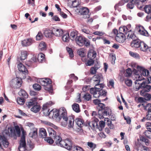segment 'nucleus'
Instances as JSON below:
<instances>
[{
  "label": "nucleus",
  "instance_id": "f257e3e1",
  "mask_svg": "<svg viewBox=\"0 0 151 151\" xmlns=\"http://www.w3.org/2000/svg\"><path fill=\"white\" fill-rule=\"evenodd\" d=\"M56 145L60 147H62L70 150L72 148L73 142L72 140L67 138L66 139H62L60 136L56 137L54 139Z\"/></svg>",
  "mask_w": 151,
  "mask_h": 151
},
{
  "label": "nucleus",
  "instance_id": "f03ea898",
  "mask_svg": "<svg viewBox=\"0 0 151 151\" xmlns=\"http://www.w3.org/2000/svg\"><path fill=\"white\" fill-rule=\"evenodd\" d=\"M98 110V115L100 119L104 118V116L110 115L111 111L109 107H106L105 105L103 103H101L97 106Z\"/></svg>",
  "mask_w": 151,
  "mask_h": 151
},
{
  "label": "nucleus",
  "instance_id": "7ed1b4c3",
  "mask_svg": "<svg viewBox=\"0 0 151 151\" xmlns=\"http://www.w3.org/2000/svg\"><path fill=\"white\" fill-rule=\"evenodd\" d=\"M54 118H57L58 116L59 118L61 119L62 118L65 121L64 124L62 123V124L64 126H66L67 124V121L68 118L67 117V111L64 107H62L59 110L54 109Z\"/></svg>",
  "mask_w": 151,
  "mask_h": 151
},
{
  "label": "nucleus",
  "instance_id": "20e7f679",
  "mask_svg": "<svg viewBox=\"0 0 151 151\" xmlns=\"http://www.w3.org/2000/svg\"><path fill=\"white\" fill-rule=\"evenodd\" d=\"M137 68L138 71L135 70L134 71V76L136 79L135 83L136 84L138 83V84H139V83H137V82L141 81L144 79V78H142V77L141 78L142 75L145 76H147L149 74V72L148 70L143 69L139 66H137Z\"/></svg>",
  "mask_w": 151,
  "mask_h": 151
},
{
  "label": "nucleus",
  "instance_id": "39448f33",
  "mask_svg": "<svg viewBox=\"0 0 151 151\" xmlns=\"http://www.w3.org/2000/svg\"><path fill=\"white\" fill-rule=\"evenodd\" d=\"M128 29L126 26L121 27L119 29V32L115 37L116 41L120 43H122L124 42L126 40L125 35L127 34Z\"/></svg>",
  "mask_w": 151,
  "mask_h": 151
},
{
  "label": "nucleus",
  "instance_id": "423d86ee",
  "mask_svg": "<svg viewBox=\"0 0 151 151\" xmlns=\"http://www.w3.org/2000/svg\"><path fill=\"white\" fill-rule=\"evenodd\" d=\"M39 83L44 86V89L49 93L52 92V87L51 85L52 81L49 78H41L39 80Z\"/></svg>",
  "mask_w": 151,
  "mask_h": 151
},
{
  "label": "nucleus",
  "instance_id": "0eeeda50",
  "mask_svg": "<svg viewBox=\"0 0 151 151\" xmlns=\"http://www.w3.org/2000/svg\"><path fill=\"white\" fill-rule=\"evenodd\" d=\"M90 93L93 95V97L96 98H99L100 96L105 97L106 96L107 92L105 90L101 89L99 87H95L91 88L90 90Z\"/></svg>",
  "mask_w": 151,
  "mask_h": 151
},
{
  "label": "nucleus",
  "instance_id": "6e6552de",
  "mask_svg": "<svg viewBox=\"0 0 151 151\" xmlns=\"http://www.w3.org/2000/svg\"><path fill=\"white\" fill-rule=\"evenodd\" d=\"M75 40L77 44L80 46H82L84 45L86 47L90 46V41L85 37L81 36H78L76 37Z\"/></svg>",
  "mask_w": 151,
  "mask_h": 151
},
{
  "label": "nucleus",
  "instance_id": "1a4fd4ad",
  "mask_svg": "<svg viewBox=\"0 0 151 151\" xmlns=\"http://www.w3.org/2000/svg\"><path fill=\"white\" fill-rule=\"evenodd\" d=\"M15 129L11 128L10 129V132L9 134L10 137H13L14 139H16L17 136L15 133V131L16 133L17 134L18 137H19L21 134V131L19 127L17 125L14 127Z\"/></svg>",
  "mask_w": 151,
  "mask_h": 151
},
{
  "label": "nucleus",
  "instance_id": "9d476101",
  "mask_svg": "<svg viewBox=\"0 0 151 151\" xmlns=\"http://www.w3.org/2000/svg\"><path fill=\"white\" fill-rule=\"evenodd\" d=\"M22 82V78L17 77L10 81V85L12 87L17 88L21 86Z\"/></svg>",
  "mask_w": 151,
  "mask_h": 151
},
{
  "label": "nucleus",
  "instance_id": "9b49d317",
  "mask_svg": "<svg viewBox=\"0 0 151 151\" xmlns=\"http://www.w3.org/2000/svg\"><path fill=\"white\" fill-rule=\"evenodd\" d=\"M18 149L19 151H24L25 150H26L25 137L24 132H22V134L21 138Z\"/></svg>",
  "mask_w": 151,
  "mask_h": 151
},
{
  "label": "nucleus",
  "instance_id": "f8f14e48",
  "mask_svg": "<svg viewBox=\"0 0 151 151\" xmlns=\"http://www.w3.org/2000/svg\"><path fill=\"white\" fill-rule=\"evenodd\" d=\"M89 9L87 7H85L80 8L78 12L79 14L82 15L84 19L89 18Z\"/></svg>",
  "mask_w": 151,
  "mask_h": 151
},
{
  "label": "nucleus",
  "instance_id": "ddd939ff",
  "mask_svg": "<svg viewBox=\"0 0 151 151\" xmlns=\"http://www.w3.org/2000/svg\"><path fill=\"white\" fill-rule=\"evenodd\" d=\"M140 88L143 89L142 91H145V92H147L150 91L151 89V86L148 85L145 82H143L139 86L138 90Z\"/></svg>",
  "mask_w": 151,
  "mask_h": 151
},
{
  "label": "nucleus",
  "instance_id": "4468645a",
  "mask_svg": "<svg viewBox=\"0 0 151 151\" xmlns=\"http://www.w3.org/2000/svg\"><path fill=\"white\" fill-rule=\"evenodd\" d=\"M37 98L36 97H34L32 98L30 100H29L27 102H26V105L28 108H30L32 107L34 105L37 104Z\"/></svg>",
  "mask_w": 151,
  "mask_h": 151
},
{
  "label": "nucleus",
  "instance_id": "2eb2a0df",
  "mask_svg": "<svg viewBox=\"0 0 151 151\" xmlns=\"http://www.w3.org/2000/svg\"><path fill=\"white\" fill-rule=\"evenodd\" d=\"M101 77V74L96 75L93 76V78L94 79V83L95 85L96 86H99L101 87L103 86V83H99Z\"/></svg>",
  "mask_w": 151,
  "mask_h": 151
},
{
  "label": "nucleus",
  "instance_id": "dca6fc26",
  "mask_svg": "<svg viewBox=\"0 0 151 151\" xmlns=\"http://www.w3.org/2000/svg\"><path fill=\"white\" fill-rule=\"evenodd\" d=\"M18 68L19 71L24 75L28 74V71L25 66L21 63L18 65Z\"/></svg>",
  "mask_w": 151,
  "mask_h": 151
},
{
  "label": "nucleus",
  "instance_id": "f3484780",
  "mask_svg": "<svg viewBox=\"0 0 151 151\" xmlns=\"http://www.w3.org/2000/svg\"><path fill=\"white\" fill-rule=\"evenodd\" d=\"M141 41L138 39L134 40L130 43V46L134 48H139Z\"/></svg>",
  "mask_w": 151,
  "mask_h": 151
},
{
  "label": "nucleus",
  "instance_id": "a211bd4d",
  "mask_svg": "<svg viewBox=\"0 0 151 151\" xmlns=\"http://www.w3.org/2000/svg\"><path fill=\"white\" fill-rule=\"evenodd\" d=\"M52 103V102L51 101H50L43 105L42 108V111H43V114L44 115H45V114H46L48 111H49L50 109H49V107L51 106Z\"/></svg>",
  "mask_w": 151,
  "mask_h": 151
},
{
  "label": "nucleus",
  "instance_id": "6ab92c4d",
  "mask_svg": "<svg viewBox=\"0 0 151 151\" xmlns=\"http://www.w3.org/2000/svg\"><path fill=\"white\" fill-rule=\"evenodd\" d=\"M148 110L146 114V116L145 117H144L141 120V121L142 122H144L146 120L151 121V107H147Z\"/></svg>",
  "mask_w": 151,
  "mask_h": 151
},
{
  "label": "nucleus",
  "instance_id": "aec40b11",
  "mask_svg": "<svg viewBox=\"0 0 151 151\" xmlns=\"http://www.w3.org/2000/svg\"><path fill=\"white\" fill-rule=\"evenodd\" d=\"M0 141L4 148H7L8 147L9 143L6 137L4 135H1L0 136Z\"/></svg>",
  "mask_w": 151,
  "mask_h": 151
},
{
  "label": "nucleus",
  "instance_id": "412c9836",
  "mask_svg": "<svg viewBox=\"0 0 151 151\" xmlns=\"http://www.w3.org/2000/svg\"><path fill=\"white\" fill-rule=\"evenodd\" d=\"M52 30L54 35L57 37L60 36L63 34V30L60 29L53 28H52Z\"/></svg>",
  "mask_w": 151,
  "mask_h": 151
},
{
  "label": "nucleus",
  "instance_id": "4be33fe9",
  "mask_svg": "<svg viewBox=\"0 0 151 151\" xmlns=\"http://www.w3.org/2000/svg\"><path fill=\"white\" fill-rule=\"evenodd\" d=\"M136 5L138 8V4L135 0H130L129 2L127 5V7L129 9H132Z\"/></svg>",
  "mask_w": 151,
  "mask_h": 151
},
{
  "label": "nucleus",
  "instance_id": "5701e85b",
  "mask_svg": "<svg viewBox=\"0 0 151 151\" xmlns=\"http://www.w3.org/2000/svg\"><path fill=\"white\" fill-rule=\"evenodd\" d=\"M96 56V52L93 49H90L88 52V57L89 59H94Z\"/></svg>",
  "mask_w": 151,
  "mask_h": 151
},
{
  "label": "nucleus",
  "instance_id": "b1692460",
  "mask_svg": "<svg viewBox=\"0 0 151 151\" xmlns=\"http://www.w3.org/2000/svg\"><path fill=\"white\" fill-rule=\"evenodd\" d=\"M33 42V40L29 38L22 41V45L24 46H27L31 45Z\"/></svg>",
  "mask_w": 151,
  "mask_h": 151
},
{
  "label": "nucleus",
  "instance_id": "393cba45",
  "mask_svg": "<svg viewBox=\"0 0 151 151\" xmlns=\"http://www.w3.org/2000/svg\"><path fill=\"white\" fill-rule=\"evenodd\" d=\"M140 94L141 96L145 97V99L147 101H150L151 98V95L145 92V91H140Z\"/></svg>",
  "mask_w": 151,
  "mask_h": 151
},
{
  "label": "nucleus",
  "instance_id": "a878e982",
  "mask_svg": "<svg viewBox=\"0 0 151 151\" xmlns=\"http://www.w3.org/2000/svg\"><path fill=\"white\" fill-rule=\"evenodd\" d=\"M128 30L129 31H127V33H128V34L127 35V36L129 39L130 38L132 39V40L137 39V37L134 34V32L131 31V29H128Z\"/></svg>",
  "mask_w": 151,
  "mask_h": 151
},
{
  "label": "nucleus",
  "instance_id": "bb28decb",
  "mask_svg": "<svg viewBox=\"0 0 151 151\" xmlns=\"http://www.w3.org/2000/svg\"><path fill=\"white\" fill-rule=\"evenodd\" d=\"M139 48L140 50L144 52H145L147 51L148 46L147 45L142 41H141L140 45Z\"/></svg>",
  "mask_w": 151,
  "mask_h": 151
},
{
  "label": "nucleus",
  "instance_id": "cd10ccee",
  "mask_svg": "<svg viewBox=\"0 0 151 151\" xmlns=\"http://www.w3.org/2000/svg\"><path fill=\"white\" fill-rule=\"evenodd\" d=\"M44 34L46 37L50 38H51L54 35L52 29L45 30L44 32Z\"/></svg>",
  "mask_w": 151,
  "mask_h": 151
},
{
  "label": "nucleus",
  "instance_id": "c85d7f7f",
  "mask_svg": "<svg viewBox=\"0 0 151 151\" xmlns=\"http://www.w3.org/2000/svg\"><path fill=\"white\" fill-rule=\"evenodd\" d=\"M18 93L19 96L22 98L25 99L28 98V95L27 93L24 90L21 89Z\"/></svg>",
  "mask_w": 151,
  "mask_h": 151
},
{
  "label": "nucleus",
  "instance_id": "c756f323",
  "mask_svg": "<svg viewBox=\"0 0 151 151\" xmlns=\"http://www.w3.org/2000/svg\"><path fill=\"white\" fill-rule=\"evenodd\" d=\"M39 135L40 137L42 138H45L47 136V132L45 129L44 128L40 129Z\"/></svg>",
  "mask_w": 151,
  "mask_h": 151
},
{
  "label": "nucleus",
  "instance_id": "7c9ffc66",
  "mask_svg": "<svg viewBox=\"0 0 151 151\" xmlns=\"http://www.w3.org/2000/svg\"><path fill=\"white\" fill-rule=\"evenodd\" d=\"M48 131L49 134L50 136L51 137H52L53 139L54 138L58 136L56 135V132L52 129L51 128H49L48 129Z\"/></svg>",
  "mask_w": 151,
  "mask_h": 151
},
{
  "label": "nucleus",
  "instance_id": "2f4dec72",
  "mask_svg": "<svg viewBox=\"0 0 151 151\" xmlns=\"http://www.w3.org/2000/svg\"><path fill=\"white\" fill-rule=\"evenodd\" d=\"M62 40L65 42H68L70 40L69 34L68 33H64L62 37Z\"/></svg>",
  "mask_w": 151,
  "mask_h": 151
},
{
  "label": "nucleus",
  "instance_id": "473e14b6",
  "mask_svg": "<svg viewBox=\"0 0 151 151\" xmlns=\"http://www.w3.org/2000/svg\"><path fill=\"white\" fill-rule=\"evenodd\" d=\"M78 32L76 30H73L70 33V39L72 40H76V37H78Z\"/></svg>",
  "mask_w": 151,
  "mask_h": 151
},
{
  "label": "nucleus",
  "instance_id": "72a5a7b5",
  "mask_svg": "<svg viewBox=\"0 0 151 151\" xmlns=\"http://www.w3.org/2000/svg\"><path fill=\"white\" fill-rule=\"evenodd\" d=\"M73 110L77 113L81 111L79 105L76 103L73 104L72 106Z\"/></svg>",
  "mask_w": 151,
  "mask_h": 151
},
{
  "label": "nucleus",
  "instance_id": "f704fd0d",
  "mask_svg": "<svg viewBox=\"0 0 151 151\" xmlns=\"http://www.w3.org/2000/svg\"><path fill=\"white\" fill-rule=\"evenodd\" d=\"M138 32L140 34L143 35L147 37L149 36V34L148 32L144 29L143 27H142L141 28H139Z\"/></svg>",
  "mask_w": 151,
  "mask_h": 151
},
{
  "label": "nucleus",
  "instance_id": "c9c22d12",
  "mask_svg": "<svg viewBox=\"0 0 151 151\" xmlns=\"http://www.w3.org/2000/svg\"><path fill=\"white\" fill-rule=\"evenodd\" d=\"M27 57V52L25 51H22L21 52V56L19 58H18V60H22L26 59Z\"/></svg>",
  "mask_w": 151,
  "mask_h": 151
},
{
  "label": "nucleus",
  "instance_id": "e433bc0d",
  "mask_svg": "<svg viewBox=\"0 0 151 151\" xmlns=\"http://www.w3.org/2000/svg\"><path fill=\"white\" fill-rule=\"evenodd\" d=\"M76 124L80 127H81L84 124L83 120L80 118H77L75 120Z\"/></svg>",
  "mask_w": 151,
  "mask_h": 151
},
{
  "label": "nucleus",
  "instance_id": "4c0bfd02",
  "mask_svg": "<svg viewBox=\"0 0 151 151\" xmlns=\"http://www.w3.org/2000/svg\"><path fill=\"white\" fill-rule=\"evenodd\" d=\"M34 146L33 143H32L30 141L28 142L26 145V150L30 151L32 150L34 147Z\"/></svg>",
  "mask_w": 151,
  "mask_h": 151
},
{
  "label": "nucleus",
  "instance_id": "58836bf2",
  "mask_svg": "<svg viewBox=\"0 0 151 151\" xmlns=\"http://www.w3.org/2000/svg\"><path fill=\"white\" fill-rule=\"evenodd\" d=\"M40 105L36 104L33 106L31 108V111L37 113L40 111Z\"/></svg>",
  "mask_w": 151,
  "mask_h": 151
},
{
  "label": "nucleus",
  "instance_id": "ea45409f",
  "mask_svg": "<svg viewBox=\"0 0 151 151\" xmlns=\"http://www.w3.org/2000/svg\"><path fill=\"white\" fill-rule=\"evenodd\" d=\"M34 131L33 132H30L29 134V137L33 138H36L37 135V129L36 128L34 129Z\"/></svg>",
  "mask_w": 151,
  "mask_h": 151
},
{
  "label": "nucleus",
  "instance_id": "a19ab883",
  "mask_svg": "<svg viewBox=\"0 0 151 151\" xmlns=\"http://www.w3.org/2000/svg\"><path fill=\"white\" fill-rule=\"evenodd\" d=\"M39 48L41 51L46 50V46L45 43L43 42H40L39 45Z\"/></svg>",
  "mask_w": 151,
  "mask_h": 151
},
{
  "label": "nucleus",
  "instance_id": "79ce46f5",
  "mask_svg": "<svg viewBox=\"0 0 151 151\" xmlns=\"http://www.w3.org/2000/svg\"><path fill=\"white\" fill-rule=\"evenodd\" d=\"M45 55L43 53H40L38 54L37 59L39 62L42 63L43 61L45 60Z\"/></svg>",
  "mask_w": 151,
  "mask_h": 151
},
{
  "label": "nucleus",
  "instance_id": "37998d69",
  "mask_svg": "<svg viewBox=\"0 0 151 151\" xmlns=\"http://www.w3.org/2000/svg\"><path fill=\"white\" fill-rule=\"evenodd\" d=\"M84 100L86 101H88L91 99V96L88 93H86L83 96Z\"/></svg>",
  "mask_w": 151,
  "mask_h": 151
},
{
  "label": "nucleus",
  "instance_id": "c03bdc74",
  "mask_svg": "<svg viewBox=\"0 0 151 151\" xmlns=\"http://www.w3.org/2000/svg\"><path fill=\"white\" fill-rule=\"evenodd\" d=\"M145 12L149 14L151 12V6L150 5H146L144 8Z\"/></svg>",
  "mask_w": 151,
  "mask_h": 151
},
{
  "label": "nucleus",
  "instance_id": "a18cd8bd",
  "mask_svg": "<svg viewBox=\"0 0 151 151\" xmlns=\"http://www.w3.org/2000/svg\"><path fill=\"white\" fill-rule=\"evenodd\" d=\"M68 119H69L68 126L70 127H72L73 125L74 119L72 117H68V119Z\"/></svg>",
  "mask_w": 151,
  "mask_h": 151
},
{
  "label": "nucleus",
  "instance_id": "49530a36",
  "mask_svg": "<svg viewBox=\"0 0 151 151\" xmlns=\"http://www.w3.org/2000/svg\"><path fill=\"white\" fill-rule=\"evenodd\" d=\"M66 49L69 54V56L71 58H73L74 57V54L72 49L69 47H67Z\"/></svg>",
  "mask_w": 151,
  "mask_h": 151
},
{
  "label": "nucleus",
  "instance_id": "de8ad7c7",
  "mask_svg": "<svg viewBox=\"0 0 151 151\" xmlns=\"http://www.w3.org/2000/svg\"><path fill=\"white\" fill-rule=\"evenodd\" d=\"M17 102L19 105H23L25 102V99L21 97H18L17 99Z\"/></svg>",
  "mask_w": 151,
  "mask_h": 151
},
{
  "label": "nucleus",
  "instance_id": "09e8293b",
  "mask_svg": "<svg viewBox=\"0 0 151 151\" xmlns=\"http://www.w3.org/2000/svg\"><path fill=\"white\" fill-rule=\"evenodd\" d=\"M54 109L51 110L50 112L48 111L46 114L44 115L45 116H48L50 118H54Z\"/></svg>",
  "mask_w": 151,
  "mask_h": 151
},
{
  "label": "nucleus",
  "instance_id": "8fccbe9b",
  "mask_svg": "<svg viewBox=\"0 0 151 151\" xmlns=\"http://www.w3.org/2000/svg\"><path fill=\"white\" fill-rule=\"evenodd\" d=\"M143 134L147 138L151 139V131L146 130L144 132Z\"/></svg>",
  "mask_w": 151,
  "mask_h": 151
},
{
  "label": "nucleus",
  "instance_id": "3c124183",
  "mask_svg": "<svg viewBox=\"0 0 151 151\" xmlns=\"http://www.w3.org/2000/svg\"><path fill=\"white\" fill-rule=\"evenodd\" d=\"M132 74V70L130 68H127L126 70V72L125 73L126 77H130Z\"/></svg>",
  "mask_w": 151,
  "mask_h": 151
},
{
  "label": "nucleus",
  "instance_id": "603ef678",
  "mask_svg": "<svg viewBox=\"0 0 151 151\" xmlns=\"http://www.w3.org/2000/svg\"><path fill=\"white\" fill-rule=\"evenodd\" d=\"M136 2L138 4V8L141 10L143 6L142 4V0H136Z\"/></svg>",
  "mask_w": 151,
  "mask_h": 151
},
{
  "label": "nucleus",
  "instance_id": "864d4df0",
  "mask_svg": "<svg viewBox=\"0 0 151 151\" xmlns=\"http://www.w3.org/2000/svg\"><path fill=\"white\" fill-rule=\"evenodd\" d=\"M33 87L34 89L37 91L40 90L41 88V86L38 84L35 83L33 85Z\"/></svg>",
  "mask_w": 151,
  "mask_h": 151
},
{
  "label": "nucleus",
  "instance_id": "5fc2aeb1",
  "mask_svg": "<svg viewBox=\"0 0 151 151\" xmlns=\"http://www.w3.org/2000/svg\"><path fill=\"white\" fill-rule=\"evenodd\" d=\"M141 104V106H142L144 108V109L147 111L148 110L147 108V107H151V104H147L145 102Z\"/></svg>",
  "mask_w": 151,
  "mask_h": 151
},
{
  "label": "nucleus",
  "instance_id": "6e6d98bb",
  "mask_svg": "<svg viewBox=\"0 0 151 151\" xmlns=\"http://www.w3.org/2000/svg\"><path fill=\"white\" fill-rule=\"evenodd\" d=\"M129 54L131 56L134 58H139L140 57L139 55V54L137 53L134 52L132 51L129 52Z\"/></svg>",
  "mask_w": 151,
  "mask_h": 151
},
{
  "label": "nucleus",
  "instance_id": "4d7b16f0",
  "mask_svg": "<svg viewBox=\"0 0 151 151\" xmlns=\"http://www.w3.org/2000/svg\"><path fill=\"white\" fill-rule=\"evenodd\" d=\"M89 126L91 127V128L95 127L96 126L97 124V123L94 121H92L88 123Z\"/></svg>",
  "mask_w": 151,
  "mask_h": 151
},
{
  "label": "nucleus",
  "instance_id": "13d9d810",
  "mask_svg": "<svg viewBox=\"0 0 151 151\" xmlns=\"http://www.w3.org/2000/svg\"><path fill=\"white\" fill-rule=\"evenodd\" d=\"M73 151H83V149L81 147L78 146H74L73 147Z\"/></svg>",
  "mask_w": 151,
  "mask_h": 151
},
{
  "label": "nucleus",
  "instance_id": "bf43d9fd",
  "mask_svg": "<svg viewBox=\"0 0 151 151\" xmlns=\"http://www.w3.org/2000/svg\"><path fill=\"white\" fill-rule=\"evenodd\" d=\"M125 83L128 86H131L132 84V81L131 80L128 78L125 79L124 81Z\"/></svg>",
  "mask_w": 151,
  "mask_h": 151
},
{
  "label": "nucleus",
  "instance_id": "052dcab7",
  "mask_svg": "<svg viewBox=\"0 0 151 151\" xmlns=\"http://www.w3.org/2000/svg\"><path fill=\"white\" fill-rule=\"evenodd\" d=\"M36 37L37 40H40L43 38V36L41 32H39Z\"/></svg>",
  "mask_w": 151,
  "mask_h": 151
},
{
  "label": "nucleus",
  "instance_id": "680f3d73",
  "mask_svg": "<svg viewBox=\"0 0 151 151\" xmlns=\"http://www.w3.org/2000/svg\"><path fill=\"white\" fill-rule=\"evenodd\" d=\"M45 140L50 144H52L54 141H55L54 139L53 140L51 137H48L45 138Z\"/></svg>",
  "mask_w": 151,
  "mask_h": 151
},
{
  "label": "nucleus",
  "instance_id": "e2e57ef3",
  "mask_svg": "<svg viewBox=\"0 0 151 151\" xmlns=\"http://www.w3.org/2000/svg\"><path fill=\"white\" fill-rule=\"evenodd\" d=\"M97 69L95 67H92L90 69V73L92 75H94L96 73V70Z\"/></svg>",
  "mask_w": 151,
  "mask_h": 151
},
{
  "label": "nucleus",
  "instance_id": "0e129e2a",
  "mask_svg": "<svg viewBox=\"0 0 151 151\" xmlns=\"http://www.w3.org/2000/svg\"><path fill=\"white\" fill-rule=\"evenodd\" d=\"M93 59H90L88 60L87 61V65L88 66H91L93 65L94 62V60Z\"/></svg>",
  "mask_w": 151,
  "mask_h": 151
},
{
  "label": "nucleus",
  "instance_id": "69168bd1",
  "mask_svg": "<svg viewBox=\"0 0 151 151\" xmlns=\"http://www.w3.org/2000/svg\"><path fill=\"white\" fill-rule=\"evenodd\" d=\"M145 126L146 127V128L147 130L151 131V123L150 122H147Z\"/></svg>",
  "mask_w": 151,
  "mask_h": 151
},
{
  "label": "nucleus",
  "instance_id": "338daca9",
  "mask_svg": "<svg viewBox=\"0 0 151 151\" xmlns=\"http://www.w3.org/2000/svg\"><path fill=\"white\" fill-rule=\"evenodd\" d=\"M93 34L100 36H102L104 35V33L100 31H97L93 32Z\"/></svg>",
  "mask_w": 151,
  "mask_h": 151
},
{
  "label": "nucleus",
  "instance_id": "774afa93",
  "mask_svg": "<svg viewBox=\"0 0 151 151\" xmlns=\"http://www.w3.org/2000/svg\"><path fill=\"white\" fill-rule=\"evenodd\" d=\"M87 145L91 148H95L96 147V145L92 142H88Z\"/></svg>",
  "mask_w": 151,
  "mask_h": 151
}]
</instances>
